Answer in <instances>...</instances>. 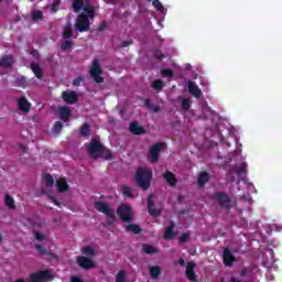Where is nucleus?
Segmentation results:
<instances>
[{"instance_id": "nucleus-63", "label": "nucleus", "mask_w": 282, "mask_h": 282, "mask_svg": "<svg viewBox=\"0 0 282 282\" xmlns=\"http://www.w3.org/2000/svg\"><path fill=\"white\" fill-rule=\"evenodd\" d=\"M19 21H21V18L18 15L15 19V22H19Z\"/></svg>"}, {"instance_id": "nucleus-22", "label": "nucleus", "mask_w": 282, "mask_h": 282, "mask_svg": "<svg viewBox=\"0 0 282 282\" xmlns=\"http://www.w3.org/2000/svg\"><path fill=\"white\" fill-rule=\"evenodd\" d=\"M12 65H14V58L11 55H7L0 59V67L4 69H9Z\"/></svg>"}, {"instance_id": "nucleus-47", "label": "nucleus", "mask_w": 282, "mask_h": 282, "mask_svg": "<svg viewBox=\"0 0 282 282\" xmlns=\"http://www.w3.org/2000/svg\"><path fill=\"white\" fill-rule=\"evenodd\" d=\"M182 107H183V109H185V111H188V109H191V100L183 99Z\"/></svg>"}, {"instance_id": "nucleus-31", "label": "nucleus", "mask_w": 282, "mask_h": 282, "mask_svg": "<svg viewBox=\"0 0 282 282\" xmlns=\"http://www.w3.org/2000/svg\"><path fill=\"white\" fill-rule=\"evenodd\" d=\"M84 6H85V0H73L74 12H80Z\"/></svg>"}, {"instance_id": "nucleus-25", "label": "nucleus", "mask_w": 282, "mask_h": 282, "mask_svg": "<svg viewBox=\"0 0 282 282\" xmlns=\"http://www.w3.org/2000/svg\"><path fill=\"white\" fill-rule=\"evenodd\" d=\"M102 159V160H113V153L111 152V150H109V148L107 147H102L101 151L99 152L98 159Z\"/></svg>"}, {"instance_id": "nucleus-19", "label": "nucleus", "mask_w": 282, "mask_h": 282, "mask_svg": "<svg viewBox=\"0 0 282 282\" xmlns=\"http://www.w3.org/2000/svg\"><path fill=\"white\" fill-rule=\"evenodd\" d=\"M210 182V174L208 172H200L197 178L198 188H204Z\"/></svg>"}, {"instance_id": "nucleus-34", "label": "nucleus", "mask_w": 282, "mask_h": 282, "mask_svg": "<svg viewBox=\"0 0 282 282\" xmlns=\"http://www.w3.org/2000/svg\"><path fill=\"white\" fill-rule=\"evenodd\" d=\"M31 18L33 21H43V11L41 10L32 11Z\"/></svg>"}, {"instance_id": "nucleus-20", "label": "nucleus", "mask_w": 282, "mask_h": 282, "mask_svg": "<svg viewBox=\"0 0 282 282\" xmlns=\"http://www.w3.org/2000/svg\"><path fill=\"white\" fill-rule=\"evenodd\" d=\"M82 10H84V14H86V17H88V19H94V17H96V9L94 8V6H91V3H89V1L83 6Z\"/></svg>"}, {"instance_id": "nucleus-62", "label": "nucleus", "mask_w": 282, "mask_h": 282, "mask_svg": "<svg viewBox=\"0 0 282 282\" xmlns=\"http://www.w3.org/2000/svg\"><path fill=\"white\" fill-rule=\"evenodd\" d=\"M20 149L25 152L28 148H25V145H20Z\"/></svg>"}, {"instance_id": "nucleus-49", "label": "nucleus", "mask_w": 282, "mask_h": 282, "mask_svg": "<svg viewBox=\"0 0 282 282\" xmlns=\"http://www.w3.org/2000/svg\"><path fill=\"white\" fill-rule=\"evenodd\" d=\"M34 237L37 241H44L45 240V235L39 232V231H35L34 232Z\"/></svg>"}, {"instance_id": "nucleus-36", "label": "nucleus", "mask_w": 282, "mask_h": 282, "mask_svg": "<svg viewBox=\"0 0 282 282\" xmlns=\"http://www.w3.org/2000/svg\"><path fill=\"white\" fill-rule=\"evenodd\" d=\"M144 105L145 107H148V109H152L154 113H158L160 111V108L158 106L151 104V99H145Z\"/></svg>"}, {"instance_id": "nucleus-60", "label": "nucleus", "mask_w": 282, "mask_h": 282, "mask_svg": "<svg viewBox=\"0 0 282 282\" xmlns=\"http://www.w3.org/2000/svg\"><path fill=\"white\" fill-rule=\"evenodd\" d=\"M3 243V234L0 232V246Z\"/></svg>"}, {"instance_id": "nucleus-45", "label": "nucleus", "mask_w": 282, "mask_h": 282, "mask_svg": "<svg viewBox=\"0 0 282 282\" xmlns=\"http://www.w3.org/2000/svg\"><path fill=\"white\" fill-rule=\"evenodd\" d=\"M153 56L156 58V61H163V58H166V55H164L160 50H156Z\"/></svg>"}, {"instance_id": "nucleus-32", "label": "nucleus", "mask_w": 282, "mask_h": 282, "mask_svg": "<svg viewBox=\"0 0 282 282\" xmlns=\"http://www.w3.org/2000/svg\"><path fill=\"white\" fill-rule=\"evenodd\" d=\"M142 249L145 254H158V248L152 245H143Z\"/></svg>"}, {"instance_id": "nucleus-3", "label": "nucleus", "mask_w": 282, "mask_h": 282, "mask_svg": "<svg viewBox=\"0 0 282 282\" xmlns=\"http://www.w3.org/2000/svg\"><path fill=\"white\" fill-rule=\"evenodd\" d=\"M90 77L97 83L101 85L105 83V77H102V67L100 66V62L98 59H94L89 69Z\"/></svg>"}, {"instance_id": "nucleus-14", "label": "nucleus", "mask_w": 282, "mask_h": 282, "mask_svg": "<svg viewBox=\"0 0 282 282\" xmlns=\"http://www.w3.org/2000/svg\"><path fill=\"white\" fill-rule=\"evenodd\" d=\"M195 262H187L185 274L188 281L197 282V274H195Z\"/></svg>"}, {"instance_id": "nucleus-57", "label": "nucleus", "mask_w": 282, "mask_h": 282, "mask_svg": "<svg viewBox=\"0 0 282 282\" xmlns=\"http://www.w3.org/2000/svg\"><path fill=\"white\" fill-rule=\"evenodd\" d=\"M248 274V270L246 268H243L241 271H240V276H246Z\"/></svg>"}, {"instance_id": "nucleus-39", "label": "nucleus", "mask_w": 282, "mask_h": 282, "mask_svg": "<svg viewBox=\"0 0 282 282\" xmlns=\"http://www.w3.org/2000/svg\"><path fill=\"white\" fill-rule=\"evenodd\" d=\"M152 87L153 89H155L156 91H160L163 89L164 87V83L161 79H156L152 83Z\"/></svg>"}, {"instance_id": "nucleus-11", "label": "nucleus", "mask_w": 282, "mask_h": 282, "mask_svg": "<svg viewBox=\"0 0 282 282\" xmlns=\"http://www.w3.org/2000/svg\"><path fill=\"white\" fill-rule=\"evenodd\" d=\"M163 143L159 142L151 147L149 152V160L155 163L160 160V151H162Z\"/></svg>"}, {"instance_id": "nucleus-48", "label": "nucleus", "mask_w": 282, "mask_h": 282, "mask_svg": "<svg viewBox=\"0 0 282 282\" xmlns=\"http://www.w3.org/2000/svg\"><path fill=\"white\" fill-rule=\"evenodd\" d=\"M58 6H61V0H54L52 4V12H58Z\"/></svg>"}, {"instance_id": "nucleus-7", "label": "nucleus", "mask_w": 282, "mask_h": 282, "mask_svg": "<svg viewBox=\"0 0 282 282\" xmlns=\"http://www.w3.org/2000/svg\"><path fill=\"white\" fill-rule=\"evenodd\" d=\"M75 28L78 30V32H89V30H91V22L89 21V17H87L85 13L79 14L77 17Z\"/></svg>"}, {"instance_id": "nucleus-59", "label": "nucleus", "mask_w": 282, "mask_h": 282, "mask_svg": "<svg viewBox=\"0 0 282 282\" xmlns=\"http://www.w3.org/2000/svg\"><path fill=\"white\" fill-rule=\"evenodd\" d=\"M177 199H178L180 203H182V202H184V196L178 195Z\"/></svg>"}, {"instance_id": "nucleus-38", "label": "nucleus", "mask_w": 282, "mask_h": 282, "mask_svg": "<svg viewBox=\"0 0 282 282\" xmlns=\"http://www.w3.org/2000/svg\"><path fill=\"white\" fill-rule=\"evenodd\" d=\"M70 47H74V42L72 41H65L61 44L62 52H67L68 50H70Z\"/></svg>"}, {"instance_id": "nucleus-24", "label": "nucleus", "mask_w": 282, "mask_h": 282, "mask_svg": "<svg viewBox=\"0 0 282 282\" xmlns=\"http://www.w3.org/2000/svg\"><path fill=\"white\" fill-rule=\"evenodd\" d=\"M31 72H33L35 78H37L39 80H43V68H41V65L32 63Z\"/></svg>"}, {"instance_id": "nucleus-28", "label": "nucleus", "mask_w": 282, "mask_h": 282, "mask_svg": "<svg viewBox=\"0 0 282 282\" xmlns=\"http://www.w3.org/2000/svg\"><path fill=\"white\" fill-rule=\"evenodd\" d=\"M4 204L6 206H8V208H10V210H14V208H17V205L14 204V198H12L10 194H6Z\"/></svg>"}, {"instance_id": "nucleus-12", "label": "nucleus", "mask_w": 282, "mask_h": 282, "mask_svg": "<svg viewBox=\"0 0 282 282\" xmlns=\"http://www.w3.org/2000/svg\"><path fill=\"white\" fill-rule=\"evenodd\" d=\"M153 197H155V195L149 194L148 213H149V215H151V217H160V215H162V212H160V209L155 208V203L153 202Z\"/></svg>"}, {"instance_id": "nucleus-16", "label": "nucleus", "mask_w": 282, "mask_h": 282, "mask_svg": "<svg viewBox=\"0 0 282 282\" xmlns=\"http://www.w3.org/2000/svg\"><path fill=\"white\" fill-rule=\"evenodd\" d=\"M223 261L227 268H230L237 261V258L232 256V251L230 249L226 248L223 253Z\"/></svg>"}, {"instance_id": "nucleus-46", "label": "nucleus", "mask_w": 282, "mask_h": 282, "mask_svg": "<svg viewBox=\"0 0 282 282\" xmlns=\"http://www.w3.org/2000/svg\"><path fill=\"white\" fill-rule=\"evenodd\" d=\"M63 131V122L56 121L54 124V132L55 133H61Z\"/></svg>"}, {"instance_id": "nucleus-56", "label": "nucleus", "mask_w": 282, "mask_h": 282, "mask_svg": "<svg viewBox=\"0 0 282 282\" xmlns=\"http://www.w3.org/2000/svg\"><path fill=\"white\" fill-rule=\"evenodd\" d=\"M242 173H246V169H245V167H239V169L237 170V174H238V175H241Z\"/></svg>"}, {"instance_id": "nucleus-44", "label": "nucleus", "mask_w": 282, "mask_h": 282, "mask_svg": "<svg viewBox=\"0 0 282 282\" xmlns=\"http://www.w3.org/2000/svg\"><path fill=\"white\" fill-rule=\"evenodd\" d=\"M35 250H37L40 254H50V251H47L43 245H35Z\"/></svg>"}, {"instance_id": "nucleus-50", "label": "nucleus", "mask_w": 282, "mask_h": 282, "mask_svg": "<svg viewBox=\"0 0 282 282\" xmlns=\"http://www.w3.org/2000/svg\"><path fill=\"white\" fill-rule=\"evenodd\" d=\"M80 83H83V77L82 76H79V77H77L73 80V86L74 87H80Z\"/></svg>"}, {"instance_id": "nucleus-10", "label": "nucleus", "mask_w": 282, "mask_h": 282, "mask_svg": "<svg viewBox=\"0 0 282 282\" xmlns=\"http://www.w3.org/2000/svg\"><path fill=\"white\" fill-rule=\"evenodd\" d=\"M62 99L66 105H76L78 102V94L74 90H65L62 93Z\"/></svg>"}, {"instance_id": "nucleus-8", "label": "nucleus", "mask_w": 282, "mask_h": 282, "mask_svg": "<svg viewBox=\"0 0 282 282\" xmlns=\"http://www.w3.org/2000/svg\"><path fill=\"white\" fill-rule=\"evenodd\" d=\"M215 197L221 208H226L227 210L232 208V205H230V196H228V194L224 192H217Z\"/></svg>"}, {"instance_id": "nucleus-58", "label": "nucleus", "mask_w": 282, "mask_h": 282, "mask_svg": "<svg viewBox=\"0 0 282 282\" xmlns=\"http://www.w3.org/2000/svg\"><path fill=\"white\" fill-rule=\"evenodd\" d=\"M178 263H180V265H182V268H184V265H186V261L183 258L178 259Z\"/></svg>"}, {"instance_id": "nucleus-5", "label": "nucleus", "mask_w": 282, "mask_h": 282, "mask_svg": "<svg viewBox=\"0 0 282 282\" xmlns=\"http://www.w3.org/2000/svg\"><path fill=\"white\" fill-rule=\"evenodd\" d=\"M54 279L52 271L50 270H40L35 273H32L29 278L30 282H50Z\"/></svg>"}, {"instance_id": "nucleus-13", "label": "nucleus", "mask_w": 282, "mask_h": 282, "mask_svg": "<svg viewBox=\"0 0 282 282\" xmlns=\"http://www.w3.org/2000/svg\"><path fill=\"white\" fill-rule=\"evenodd\" d=\"M129 131L132 135H144L147 133V130L138 123V121H132L129 126Z\"/></svg>"}, {"instance_id": "nucleus-54", "label": "nucleus", "mask_w": 282, "mask_h": 282, "mask_svg": "<svg viewBox=\"0 0 282 282\" xmlns=\"http://www.w3.org/2000/svg\"><path fill=\"white\" fill-rule=\"evenodd\" d=\"M102 30H107V24H106V23H101V24L98 26V31H99V32H102Z\"/></svg>"}, {"instance_id": "nucleus-23", "label": "nucleus", "mask_w": 282, "mask_h": 282, "mask_svg": "<svg viewBox=\"0 0 282 282\" xmlns=\"http://www.w3.org/2000/svg\"><path fill=\"white\" fill-rule=\"evenodd\" d=\"M56 187L58 193H67V191H69V184H67L65 178H58L56 181Z\"/></svg>"}, {"instance_id": "nucleus-41", "label": "nucleus", "mask_w": 282, "mask_h": 282, "mask_svg": "<svg viewBox=\"0 0 282 282\" xmlns=\"http://www.w3.org/2000/svg\"><path fill=\"white\" fill-rule=\"evenodd\" d=\"M83 254H88L89 257H94L96 254V250L91 246H87L86 248L82 249Z\"/></svg>"}, {"instance_id": "nucleus-21", "label": "nucleus", "mask_w": 282, "mask_h": 282, "mask_svg": "<svg viewBox=\"0 0 282 282\" xmlns=\"http://www.w3.org/2000/svg\"><path fill=\"white\" fill-rule=\"evenodd\" d=\"M187 87L189 94H192L194 98H202V90L199 89V86H197L194 82H189Z\"/></svg>"}, {"instance_id": "nucleus-51", "label": "nucleus", "mask_w": 282, "mask_h": 282, "mask_svg": "<svg viewBox=\"0 0 282 282\" xmlns=\"http://www.w3.org/2000/svg\"><path fill=\"white\" fill-rule=\"evenodd\" d=\"M191 237L189 234H183L181 237H180V241L181 243H186V241H188V238Z\"/></svg>"}, {"instance_id": "nucleus-17", "label": "nucleus", "mask_w": 282, "mask_h": 282, "mask_svg": "<svg viewBox=\"0 0 282 282\" xmlns=\"http://www.w3.org/2000/svg\"><path fill=\"white\" fill-rule=\"evenodd\" d=\"M31 107H32V104L28 101V98L23 96L18 98V108L20 111H23L24 113H30Z\"/></svg>"}, {"instance_id": "nucleus-9", "label": "nucleus", "mask_w": 282, "mask_h": 282, "mask_svg": "<svg viewBox=\"0 0 282 282\" xmlns=\"http://www.w3.org/2000/svg\"><path fill=\"white\" fill-rule=\"evenodd\" d=\"M76 261L79 268L83 270H94V268H96V262L91 260V258L79 256L77 257Z\"/></svg>"}, {"instance_id": "nucleus-55", "label": "nucleus", "mask_w": 282, "mask_h": 282, "mask_svg": "<svg viewBox=\"0 0 282 282\" xmlns=\"http://www.w3.org/2000/svg\"><path fill=\"white\" fill-rule=\"evenodd\" d=\"M70 282H85V281L80 280V278L78 276H72Z\"/></svg>"}, {"instance_id": "nucleus-4", "label": "nucleus", "mask_w": 282, "mask_h": 282, "mask_svg": "<svg viewBox=\"0 0 282 282\" xmlns=\"http://www.w3.org/2000/svg\"><path fill=\"white\" fill-rule=\"evenodd\" d=\"M117 215L124 224H131L133 221L132 208L129 205H120L117 209Z\"/></svg>"}, {"instance_id": "nucleus-53", "label": "nucleus", "mask_w": 282, "mask_h": 282, "mask_svg": "<svg viewBox=\"0 0 282 282\" xmlns=\"http://www.w3.org/2000/svg\"><path fill=\"white\" fill-rule=\"evenodd\" d=\"M50 199H51V202H52L53 204H55V206L61 207V202H58V199H56V197L50 196Z\"/></svg>"}, {"instance_id": "nucleus-30", "label": "nucleus", "mask_w": 282, "mask_h": 282, "mask_svg": "<svg viewBox=\"0 0 282 282\" xmlns=\"http://www.w3.org/2000/svg\"><path fill=\"white\" fill-rule=\"evenodd\" d=\"M43 182L46 188H52V186H54V177L52 176V174H45L43 176Z\"/></svg>"}, {"instance_id": "nucleus-15", "label": "nucleus", "mask_w": 282, "mask_h": 282, "mask_svg": "<svg viewBox=\"0 0 282 282\" xmlns=\"http://www.w3.org/2000/svg\"><path fill=\"white\" fill-rule=\"evenodd\" d=\"M163 180H165L166 184L171 186L172 188H175L177 186V176L173 174V172L166 170L163 174Z\"/></svg>"}, {"instance_id": "nucleus-37", "label": "nucleus", "mask_w": 282, "mask_h": 282, "mask_svg": "<svg viewBox=\"0 0 282 282\" xmlns=\"http://www.w3.org/2000/svg\"><path fill=\"white\" fill-rule=\"evenodd\" d=\"M89 123H84L80 129H79V133L80 135H83L84 138H86V135H89Z\"/></svg>"}, {"instance_id": "nucleus-33", "label": "nucleus", "mask_w": 282, "mask_h": 282, "mask_svg": "<svg viewBox=\"0 0 282 282\" xmlns=\"http://www.w3.org/2000/svg\"><path fill=\"white\" fill-rule=\"evenodd\" d=\"M160 274H162V269L160 267L155 265L150 268V275L152 279H158Z\"/></svg>"}, {"instance_id": "nucleus-61", "label": "nucleus", "mask_w": 282, "mask_h": 282, "mask_svg": "<svg viewBox=\"0 0 282 282\" xmlns=\"http://www.w3.org/2000/svg\"><path fill=\"white\" fill-rule=\"evenodd\" d=\"M231 282H241V280H239L237 278H231Z\"/></svg>"}, {"instance_id": "nucleus-6", "label": "nucleus", "mask_w": 282, "mask_h": 282, "mask_svg": "<svg viewBox=\"0 0 282 282\" xmlns=\"http://www.w3.org/2000/svg\"><path fill=\"white\" fill-rule=\"evenodd\" d=\"M95 208L98 213H102L109 219H116V212L109 207V203H105L102 200L95 202Z\"/></svg>"}, {"instance_id": "nucleus-26", "label": "nucleus", "mask_w": 282, "mask_h": 282, "mask_svg": "<svg viewBox=\"0 0 282 282\" xmlns=\"http://www.w3.org/2000/svg\"><path fill=\"white\" fill-rule=\"evenodd\" d=\"M174 229H175V223L171 221L170 226L167 228H165V232L163 236L166 241H171V239H173V237H175V232H173Z\"/></svg>"}, {"instance_id": "nucleus-18", "label": "nucleus", "mask_w": 282, "mask_h": 282, "mask_svg": "<svg viewBox=\"0 0 282 282\" xmlns=\"http://www.w3.org/2000/svg\"><path fill=\"white\" fill-rule=\"evenodd\" d=\"M58 115L62 121L68 122L72 118V110L67 106H62L58 108Z\"/></svg>"}, {"instance_id": "nucleus-27", "label": "nucleus", "mask_w": 282, "mask_h": 282, "mask_svg": "<svg viewBox=\"0 0 282 282\" xmlns=\"http://www.w3.org/2000/svg\"><path fill=\"white\" fill-rule=\"evenodd\" d=\"M126 232H133V235H141L142 228L137 224H129L126 226Z\"/></svg>"}, {"instance_id": "nucleus-2", "label": "nucleus", "mask_w": 282, "mask_h": 282, "mask_svg": "<svg viewBox=\"0 0 282 282\" xmlns=\"http://www.w3.org/2000/svg\"><path fill=\"white\" fill-rule=\"evenodd\" d=\"M102 147H105V144H102L99 139L93 138L86 145V151L93 160H98V155L102 151Z\"/></svg>"}, {"instance_id": "nucleus-43", "label": "nucleus", "mask_w": 282, "mask_h": 282, "mask_svg": "<svg viewBox=\"0 0 282 282\" xmlns=\"http://www.w3.org/2000/svg\"><path fill=\"white\" fill-rule=\"evenodd\" d=\"M161 76H163V78H173V69H170V68L162 69Z\"/></svg>"}, {"instance_id": "nucleus-29", "label": "nucleus", "mask_w": 282, "mask_h": 282, "mask_svg": "<svg viewBox=\"0 0 282 282\" xmlns=\"http://www.w3.org/2000/svg\"><path fill=\"white\" fill-rule=\"evenodd\" d=\"M74 36V30H72V25L67 24L63 30V39H72Z\"/></svg>"}, {"instance_id": "nucleus-52", "label": "nucleus", "mask_w": 282, "mask_h": 282, "mask_svg": "<svg viewBox=\"0 0 282 282\" xmlns=\"http://www.w3.org/2000/svg\"><path fill=\"white\" fill-rule=\"evenodd\" d=\"M129 45H133V40L121 42L120 47H129Z\"/></svg>"}, {"instance_id": "nucleus-1", "label": "nucleus", "mask_w": 282, "mask_h": 282, "mask_svg": "<svg viewBox=\"0 0 282 282\" xmlns=\"http://www.w3.org/2000/svg\"><path fill=\"white\" fill-rule=\"evenodd\" d=\"M134 180L139 188H142V191H149V188H151V181L153 180V172L144 167H139L135 172Z\"/></svg>"}, {"instance_id": "nucleus-35", "label": "nucleus", "mask_w": 282, "mask_h": 282, "mask_svg": "<svg viewBox=\"0 0 282 282\" xmlns=\"http://www.w3.org/2000/svg\"><path fill=\"white\" fill-rule=\"evenodd\" d=\"M116 282H127V271L120 270V271L117 273Z\"/></svg>"}, {"instance_id": "nucleus-42", "label": "nucleus", "mask_w": 282, "mask_h": 282, "mask_svg": "<svg viewBox=\"0 0 282 282\" xmlns=\"http://www.w3.org/2000/svg\"><path fill=\"white\" fill-rule=\"evenodd\" d=\"M152 4H153V8H155V10H158L159 12H164V6L160 0H153Z\"/></svg>"}, {"instance_id": "nucleus-40", "label": "nucleus", "mask_w": 282, "mask_h": 282, "mask_svg": "<svg viewBox=\"0 0 282 282\" xmlns=\"http://www.w3.org/2000/svg\"><path fill=\"white\" fill-rule=\"evenodd\" d=\"M121 191L124 197H133V194L131 193V187L127 185H121Z\"/></svg>"}]
</instances>
